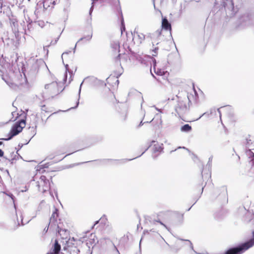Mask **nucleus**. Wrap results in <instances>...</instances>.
<instances>
[{
	"label": "nucleus",
	"instance_id": "nucleus-5",
	"mask_svg": "<svg viewBox=\"0 0 254 254\" xmlns=\"http://www.w3.org/2000/svg\"><path fill=\"white\" fill-rule=\"evenodd\" d=\"M25 126V120L24 119H22L16 122L12 127L10 132L9 133L8 137L7 138H2V139L4 140H8L11 139L13 136L17 135L19 133H20Z\"/></svg>",
	"mask_w": 254,
	"mask_h": 254
},
{
	"label": "nucleus",
	"instance_id": "nucleus-56",
	"mask_svg": "<svg viewBox=\"0 0 254 254\" xmlns=\"http://www.w3.org/2000/svg\"><path fill=\"white\" fill-rule=\"evenodd\" d=\"M135 37H135V34H134V37H133V39L135 38Z\"/></svg>",
	"mask_w": 254,
	"mask_h": 254
},
{
	"label": "nucleus",
	"instance_id": "nucleus-3",
	"mask_svg": "<svg viewBox=\"0 0 254 254\" xmlns=\"http://www.w3.org/2000/svg\"><path fill=\"white\" fill-rule=\"evenodd\" d=\"M27 78L24 74L22 76L20 73H19L17 76V79L14 82H6L8 86L15 91H19L22 89L27 84Z\"/></svg>",
	"mask_w": 254,
	"mask_h": 254
},
{
	"label": "nucleus",
	"instance_id": "nucleus-29",
	"mask_svg": "<svg viewBox=\"0 0 254 254\" xmlns=\"http://www.w3.org/2000/svg\"><path fill=\"white\" fill-rule=\"evenodd\" d=\"M123 29H124V30L125 29V26L124 25V22L123 19H122V27H121L122 32H123Z\"/></svg>",
	"mask_w": 254,
	"mask_h": 254
},
{
	"label": "nucleus",
	"instance_id": "nucleus-47",
	"mask_svg": "<svg viewBox=\"0 0 254 254\" xmlns=\"http://www.w3.org/2000/svg\"><path fill=\"white\" fill-rule=\"evenodd\" d=\"M143 125V123L142 122V121H141V122L140 123L139 125V127H140L141 126H142Z\"/></svg>",
	"mask_w": 254,
	"mask_h": 254
},
{
	"label": "nucleus",
	"instance_id": "nucleus-33",
	"mask_svg": "<svg viewBox=\"0 0 254 254\" xmlns=\"http://www.w3.org/2000/svg\"><path fill=\"white\" fill-rule=\"evenodd\" d=\"M49 226L50 225H48V226L47 227H45L44 228V231H43V232L44 233H46L48 232Z\"/></svg>",
	"mask_w": 254,
	"mask_h": 254
},
{
	"label": "nucleus",
	"instance_id": "nucleus-21",
	"mask_svg": "<svg viewBox=\"0 0 254 254\" xmlns=\"http://www.w3.org/2000/svg\"><path fill=\"white\" fill-rule=\"evenodd\" d=\"M153 62L154 63V69L155 72L157 74L159 75H164L165 74L164 71H163L161 69H158L156 71V61L154 60V61Z\"/></svg>",
	"mask_w": 254,
	"mask_h": 254
},
{
	"label": "nucleus",
	"instance_id": "nucleus-19",
	"mask_svg": "<svg viewBox=\"0 0 254 254\" xmlns=\"http://www.w3.org/2000/svg\"><path fill=\"white\" fill-rule=\"evenodd\" d=\"M163 144L161 145L159 144H155L154 145L153 150L154 153L161 152L163 151Z\"/></svg>",
	"mask_w": 254,
	"mask_h": 254
},
{
	"label": "nucleus",
	"instance_id": "nucleus-49",
	"mask_svg": "<svg viewBox=\"0 0 254 254\" xmlns=\"http://www.w3.org/2000/svg\"><path fill=\"white\" fill-rule=\"evenodd\" d=\"M178 148V149H179V148H183V149H187V150H188V149H187V148H186L185 147H179Z\"/></svg>",
	"mask_w": 254,
	"mask_h": 254
},
{
	"label": "nucleus",
	"instance_id": "nucleus-26",
	"mask_svg": "<svg viewBox=\"0 0 254 254\" xmlns=\"http://www.w3.org/2000/svg\"><path fill=\"white\" fill-rule=\"evenodd\" d=\"M212 159H213L212 156H211L208 159V161L207 164V166L208 167V169H210L211 168Z\"/></svg>",
	"mask_w": 254,
	"mask_h": 254
},
{
	"label": "nucleus",
	"instance_id": "nucleus-25",
	"mask_svg": "<svg viewBox=\"0 0 254 254\" xmlns=\"http://www.w3.org/2000/svg\"><path fill=\"white\" fill-rule=\"evenodd\" d=\"M92 33H91L90 35H88L85 37H82L81 38L78 42H79L80 41H82L83 40V39H86V40L87 41H89L92 38Z\"/></svg>",
	"mask_w": 254,
	"mask_h": 254
},
{
	"label": "nucleus",
	"instance_id": "nucleus-39",
	"mask_svg": "<svg viewBox=\"0 0 254 254\" xmlns=\"http://www.w3.org/2000/svg\"><path fill=\"white\" fill-rule=\"evenodd\" d=\"M217 111H218V112L219 113L220 118H221V111H220V109H217Z\"/></svg>",
	"mask_w": 254,
	"mask_h": 254
},
{
	"label": "nucleus",
	"instance_id": "nucleus-43",
	"mask_svg": "<svg viewBox=\"0 0 254 254\" xmlns=\"http://www.w3.org/2000/svg\"><path fill=\"white\" fill-rule=\"evenodd\" d=\"M190 96H191V95H187V98H188V100H189V102H190Z\"/></svg>",
	"mask_w": 254,
	"mask_h": 254
},
{
	"label": "nucleus",
	"instance_id": "nucleus-27",
	"mask_svg": "<svg viewBox=\"0 0 254 254\" xmlns=\"http://www.w3.org/2000/svg\"><path fill=\"white\" fill-rule=\"evenodd\" d=\"M158 50V47H155L153 50H152V52L153 53L152 54V56H156L157 54V51Z\"/></svg>",
	"mask_w": 254,
	"mask_h": 254
},
{
	"label": "nucleus",
	"instance_id": "nucleus-7",
	"mask_svg": "<svg viewBox=\"0 0 254 254\" xmlns=\"http://www.w3.org/2000/svg\"><path fill=\"white\" fill-rule=\"evenodd\" d=\"M222 0V5L225 8L227 16L230 18L234 16L237 11L234 8L232 0Z\"/></svg>",
	"mask_w": 254,
	"mask_h": 254
},
{
	"label": "nucleus",
	"instance_id": "nucleus-28",
	"mask_svg": "<svg viewBox=\"0 0 254 254\" xmlns=\"http://www.w3.org/2000/svg\"><path fill=\"white\" fill-rule=\"evenodd\" d=\"M185 241L187 243V245H188V246H190V248L192 250H193V246H192V243H191V242L189 240H185Z\"/></svg>",
	"mask_w": 254,
	"mask_h": 254
},
{
	"label": "nucleus",
	"instance_id": "nucleus-58",
	"mask_svg": "<svg viewBox=\"0 0 254 254\" xmlns=\"http://www.w3.org/2000/svg\"><path fill=\"white\" fill-rule=\"evenodd\" d=\"M47 254H53L51 252L50 253H48Z\"/></svg>",
	"mask_w": 254,
	"mask_h": 254
},
{
	"label": "nucleus",
	"instance_id": "nucleus-41",
	"mask_svg": "<svg viewBox=\"0 0 254 254\" xmlns=\"http://www.w3.org/2000/svg\"><path fill=\"white\" fill-rule=\"evenodd\" d=\"M159 222L164 227H165L166 229H168V228L167 227V226L164 224L162 222H160V221H159Z\"/></svg>",
	"mask_w": 254,
	"mask_h": 254
},
{
	"label": "nucleus",
	"instance_id": "nucleus-59",
	"mask_svg": "<svg viewBox=\"0 0 254 254\" xmlns=\"http://www.w3.org/2000/svg\"><path fill=\"white\" fill-rule=\"evenodd\" d=\"M153 119H152V120H151V121L149 122V123H150V122H152V121H153Z\"/></svg>",
	"mask_w": 254,
	"mask_h": 254
},
{
	"label": "nucleus",
	"instance_id": "nucleus-62",
	"mask_svg": "<svg viewBox=\"0 0 254 254\" xmlns=\"http://www.w3.org/2000/svg\"><path fill=\"white\" fill-rule=\"evenodd\" d=\"M193 252H194L195 253H196V252L195 250H193Z\"/></svg>",
	"mask_w": 254,
	"mask_h": 254
},
{
	"label": "nucleus",
	"instance_id": "nucleus-20",
	"mask_svg": "<svg viewBox=\"0 0 254 254\" xmlns=\"http://www.w3.org/2000/svg\"><path fill=\"white\" fill-rule=\"evenodd\" d=\"M136 35L138 39V43H141L144 40V39L146 38V35H145L143 33H137L136 34Z\"/></svg>",
	"mask_w": 254,
	"mask_h": 254
},
{
	"label": "nucleus",
	"instance_id": "nucleus-35",
	"mask_svg": "<svg viewBox=\"0 0 254 254\" xmlns=\"http://www.w3.org/2000/svg\"><path fill=\"white\" fill-rule=\"evenodd\" d=\"M59 39V37L57 38L56 39H55V41L54 43H53V41H52L51 44H56L57 43V41H58Z\"/></svg>",
	"mask_w": 254,
	"mask_h": 254
},
{
	"label": "nucleus",
	"instance_id": "nucleus-17",
	"mask_svg": "<svg viewBox=\"0 0 254 254\" xmlns=\"http://www.w3.org/2000/svg\"><path fill=\"white\" fill-rule=\"evenodd\" d=\"M75 241V239L73 237L71 238H69L67 241H66V246L64 247V249L65 250L67 249V248L72 247L74 245V242Z\"/></svg>",
	"mask_w": 254,
	"mask_h": 254
},
{
	"label": "nucleus",
	"instance_id": "nucleus-45",
	"mask_svg": "<svg viewBox=\"0 0 254 254\" xmlns=\"http://www.w3.org/2000/svg\"><path fill=\"white\" fill-rule=\"evenodd\" d=\"M19 226H20V223H19V222H18V224H17V226H16V227H15V228H14V230H15L16 229H17V227H18Z\"/></svg>",
	"mask_w": 254,
	"mask_h": 254
},
{
	"label": "nucleus",
	"instance_id": "nucleus-53",
	"mask_svg": "<svg viewBox=\"0 0 254 254\" xmlns=\"http://www.w3.org/2000/svg\"><path fill=\"white\" fill-rule=\"evenodd\" d=\"M160 124H161L162 122V120H161V118H160Z\"/></svg>",
	"mask_w": 254,
	"mask_h": 254
},
{
	"label": "nucleus",
	"instance_id": "nucleus-12",
	"mask_svg": "<svg viewBox=\"0 0 254 254\" xmlns=\"http://www.w3.org/2000/svg\"><path fill=\"white\" fill-rule=\"evenodd\" d=\"M188 110L187 106L184 101L179 100L175 107V111L178 115L181 117Z\"/></svg>",
	"mask_w": 254,
	"mask_h": 254
},
{
	"label": "nucleus",
	"instance_id": "nucleus-6",
	"mask_svg": "<svg viewBox=\"0 0 254 254\" xmlns=\"http://www.w3.org/2000/svg\"><path fill=\"white\" fill-rule=\"evenodd\" d=\"M25 34L30 35L34 31L35 26L34 22H33L28 16L24 15V19L20 23Z\"/></svg>",
	"mask_w": 254,
	"mask_h": 254
},
{
	"label": "nucleus",
	"instance_id": "nucleus-50",
	"mask_svg": "<svg viewBox=\"0 0 254 254\" xmlns=\"http://www.w3.org/2000/svg\"><path fill=\"white\" fill-rule=\"evenodd\" d=\"M148 148H147L145 149V150L143 152H142V154H141L139 156H140L141 155H142L143 154H144V153L145 152V151H146V150L148 149Z\"/></svg>",
	"mask_w": 254,
	"mask_h": 254
},
{
	"label": "nucleus",
	"instance_id": "nucleus-30",
	"mask_svg": "<svg viewBox=\"0 0 254 254\" xmlns=\"http://www.w3.org/2000/svg\"><path fill=\"white\" fill-rule=\"evenodd\" d=\"M119 48V45L117 42H115L114 44V48L118 49Z\"/></svg>",
	"mask_w": 254,
	"mask_h": 254
},
{
	"label": "nucleus",
	"instance_id": "nucleus-13",
	"mask_svg": "<svg viewBox=\"0 0 254 254\" xmlns=\"http://www.w3.org/2000/svg\"><path fill=\"white\" fill-rule=\"evenodd\" d=\"M10 25L12 27V30L14 33L19 32V29L18 26V22L16 19L12 18L10 19Z\"/></svg>",
	"mask_w": 254,
	"mask_h": 254
},
{
	"label": "nucleus",
	"instance_id": "nucleus-61",
	"mask_svg": "<svg viewBox=\"0 0 254 254\" xmlns=\"http://www.w3.org/2000/svg\"><path fill=\"white\" fill-rule=\"evenodd\" d=\"M193 252H194L195 253H196V252L195 250H193Z\"/></svg>",
	"mask_w": 254,
	"mask_h": 254
},
{
	"label": "nucleus",
	"instance_id": "nucleus-14",
	"mask_svg": "<svg viewBox=\"0 0 254 254\" xmlns=\"http://www.w3.org/2000/svg\"><path fill=\"white\" fill-rule=\"evenodd\" d=\"M162 28L166 30H171V25L170 23L168 21L166 17H163L162 20Z\"/></svg>",
	"mask_w": 254,
	"mask_h": 254
},
{
	"label": "nucleus",
	"instance_id": "nucleus-34",
	"mask_svg": "<svg viewBox=\"0 0 254 254\" xmlns=\"http://www.w3.org/2000/svg\"><path fill=\"white\" fill-rule=\"evenodd\" d=\"M222 190L225 193H227V188L225 187H222L221 188Z\"/></svg>",
	"mask_w": 254,
	"mask_h": 254
},
{
	"label": "nucleus",
	"instance_id": "nucleus-31",
	"mask_svg": "<svg viewBox=\"0 0 254 254\" xmlns=\"http://www.w3.org/2000/svg\"><path fill=\"white\" fill-rule=\"evenodd\" d=\"M93 2H92V6L91 7L90 9V10H89V14L91 15V13L92 12V11H93Z\"/></svg>",
	"mask_w": 254,
	"mask_h": 254
},
{
	"label": "nucleus",
	"instance_id": "nucleus-16",
	"mask_svg": "<svg viewBox=\"0 0 254 254\" xmlns=\"http://www.w3.org/2000/svg\"><path fill=\"white\" fill-rule=\"evenodd\" d=\"M246 146L250 149H254V141L251 138V136L249 135L246 139Z\"/></svg>",
	"mask_w": 254,
	"mask_h": 254
},
{
	"label": "nucleus",
	"instance_id": "nucleus-38",
	"mask_svg": "<svg viewBox=\"0 0 254 254\" xmlns=\"http://www.w3.org/2000/svg\"><path fill=\"white\" fill-rule=\"evenodd\" d=\"M2 6V0H0V8L1 9Z\"/></svg>",
	"mask_w": 254,
	"mask_h": 254
},
{
	"label": "nucleus",
	"instance_id": "nucleus-18",
	"mask_svg": "<svg viewBox=\"0 0 254 254\" xmlns=\"http://www.w3.org/2000/svg\"><path fill=\"white\" fill-rule=\"evenodd\" d=\"M180 130L183 132H189L191 131L192 127L189 124H186L181 127Z\"/></svg>",
	"mask_w": 254,
	"mask_h": 254
},
{
	"label": "nucleus",
	"instance_id": "nucleus-11",
	"mask_svg": "<svg viewBox=\"0 0 254 254\" xmlns=\"http://www.w3.org/2000/svg\"><path fill=\"white\" fill-rule=\"evenodd\" d=\"M161 35V30H157L153 33H148L146 35V38L151 40L153 46H154L155 44L156 45L159 44Z\"/></svg>",
	"mask_w": 254,
	"mask_h": 254
},
{
	"label": "nucleus",
	"instance_id": "nucleus-52",
	"mask_svg": "<svg viewBox=\"0 0 254 254\" xmlns=\"http://www.w3.org/2000/svg\"><path fill=\"white\" fill-rule=\"evenodd\" d=\"M68 64L65 65L66 70H67Z\"/></svg>",
	"mask_w": 254,
	"mask_h": 254
},
{
	"label": "nucleus",
	"instance_id": "nucleus-22",
	"mask_svg": "<svg viewBox=\"0 0 254 254\" xmlns=\"http://www.w3.org/2000/svg\"><path fill=\"white\" fill-rule=\"evenodd\" d=\"M35 26H38L41 28H43L45 26V22L43 20H38L36 21H34Z\"/></svg>",
	"mask_w": 254,
	"mask_h": 254
},
{
	"label": "nucleus",
	"instance_id": "nucleus-48",
	"mask_svg": "<svg viewBox=\"0 0 254 254\" xmlns=\"http://www.w3.org/2000/svg\"><path fill=\"white\" fill-rule=\"evenodd\" d=\"M155 109H156V110L158 111H159V112H161V109H158V108H156V107H155Z\"/></svg>",
	"mask_w": 254,
	"mask_h": 254
},
{
	"label": "nucleus",
	"instance_id": "nucleus-36",
	"mask_svg": "<svg viewBox=\"0 0 254 254\" xmlns=\"http://www.w3.org/2000/svg\"><path fill=\"white\" fill-rule=\"evenodd\" d=\"M3 156V152L1 149H0V157H1Z\"/></svg>",
	"mask_w": 254,
	"mask_h": 254
},
{
	"label": "nucleus",
	"instance_id": "nucleus-37",
	"mask_svg": "<svg viewBox=\"0 0 254 254\" xmlns=\"http://www.w3.org/2000/svg\"><path fill=\"white\" fill-rule=\"evenodd\" d=\"M69 53H70V51L63 53V54H62V57L65 54H68Z\"/></svg>",
	"mask_w": 254,
	"mask_h": 254
},
{
	"label": "nucleus",
	"instance_id": "nucleus-54",
	"mask_svg": "<svg viewBox=\"0 0 254 254\" xmlns=\"http://www.w3.org/2000/svg\"><path fill=\"white\" fill-rule=\"evenodd\" d=\"M2 142L1 141H0V145H2Z\"/></svg>",
	"mask_w": 254,
	"mask_h": 254
},
{
	"label": "nucleus",
	"instance_id": "nucleus-9",
	"mask_svg": "<svg viewBox=\"0 0 254 254\" xmlns=\"http://www.w3.org/2000/svg\"><path fill=\"white\" fill-rule=\"evenodd\" d=\"M37 186L39 191L44 193L50 189V184L46 176H41L37 183Z\"/></svg>",
	"mask_w": 254,
	"mask_h": 254
},
{
	"label": "nucleus",
	"instance_id": "nucleus-15",
	"mask_svg": "<svg viewBox=\"0 0 254 254\" xmlns=\"http://www.w3.org/2000/svg\"><path fill=\"white\" fill-rule=\"evenodd\" d=\"M61 245L58 243V240H56L55 241L53 251L51 252L53 254H59L61 250Z\"/></svg>",
	"mask_w": 254,
	"mask_h": 254
},
{
	"label": "nucleus",
	"instance_id": "nucleus-24",
	"mask_svg": "<svg viewBox=\"0 0 254 254\" xmlns=\"http://www.w3.org/2000/svg\"><path fill=\"white\" fill-rule=\"evenodd\" d=\"M83 81L80 84V87H79V92H78V101L77 102H76V106L74 107H71L70 109H75V108H76L78 105H79V100L80 99V92H81V86L83 84Z\"/></svg>",
	"mask_w": 254,
	"mask_h": 254
},
{
	"label": "nucleus",
	"instance_id": "nucleus-2",
	"mask_svg": "<svg viewBox=\"0 0 254 254\" xmlns=\"http://www.w3.org/2000/svg\"><path fill=\"white\" fill-rule=\"evenodd\" d=\"M254 246V232L253 238L247 242L241 244L237 247L228 249L225 254H242L246 251Z\"/></svg>",
	"mask_w": 254,
	"mask_h": 254
},
{
	"label": "nucleus",
	"instance_id": "nucleus-60",
	"mask_svg": "<svg viewBox=\"0 0 254 254\" xmlns=\"http://www.w3.org/2000/svg\"><path fill=\"white\" fill-rule=\"evenodd\" d=\"M193 252H194L195 253H196V252L195 250H193Z\"/></svg>",
	"mask_w": 254,
	"mask_h": 254
},
{
	"label": "nucleus",
	"instance_id": "nucleus-23",
	"mask_svg": "<svg viewBox=\"0 0 254 254\" xmlns=\"http://www.w3.org/2000/svg\"><path fill=\"white\" fill-rule=\"evenodd\" d=\"M249 158L250 159V164L253 167H254V153L253 152H251Z\"/></svg>",
	"mask_w": 254,
	"mask_h": 254
},
{
	"label": "nucleus",
	"instance_id": "nucleus-32",
	"mask_svg": "<svg viewBox=\"0 0 254 254\" xmlns=\"http://www.w3.org/2000/svg\"><path fill=\"white\" fill-rule=\"evenodd\" d=\"M41 110H42V111H45V112H47V111H46V110H47V108H46V106H45V105H43V106H42L41 107Z\"/></svg>",
	"mask_w": 254,
	"mask_h": 254
},
{
	"label": "nucleus",
	"instance_id": "nucleus-57",
	"mask_svg": "<svg viewBox=\"0 0 254 254\" xmlns=\"http://www.w3.org/2000/svg\"><path fill=\"white\" fill-rule=\"evenodd\" d=\"M176 150H177V149H175V151H176ZM173 151H174V150H172V151H171V152H173Z\"/></svg>",
	"mask_w": 254,
	"mask_h": 254
},
{
	"label": "nucleus",
	"instance_id": "nucleus-46",
	"mask_svg": "<svg viewBox=\"0 0 254 254\" xmlns=\"http://www.w3.org/2000/svg\"><path fill=\"white\" fill-rule=\"evenodd\" d=\"M4 224L3 223H0V227L4 226Z\"/></svg>",
	"mask_w": 254,
	"mask_h": 254
},
{
	"label": "nucleus",
	"instance_id": "nucleus-51",
	"mask_svg": "<svg viewBox=\"0 0 254 254\" xmlns=\"http://www.w3.org/2000/svg\"><path fill=\"white\" fill-rule=\"evenodd\" d=\"M76 45H75V47H74V49H73V50H74V51H73L74 53L75 52V49H76Z\"/></svg>",
	"mask_w": 254,
	"mask_h": 254
},
{
	"label": "nucleus",
	"instance_id": "nucleus-4",
	"mask_svg": "<svg viewBox=\"0 0 254 254\" xmlns=\"http://www.w3.org/2000/svg\"><path fill=\"white\" fill-rule=\"evenodd\" d=\"M238 213L244 217L245 221L254 224V205H251L248 209L244 206L240 207Z\"/></svg>",
	"mask_w": 254,
	"mask_h": 254
},
{
	"label": "nucleus",
	"instance_id": "nucleus-44",
	"mask_svg": "<svg viewBox=\"0 0 254 254\" xmlns=\"http://www.w3.org/2000/svg\"><path fill=\"white\" fill-rule=\"evenodd\" d=\"M20 217H21V225H24V223H23V218L22 217V216H21Z\"/></svg>",
	"mask_w": 254,
	"mask_h": 254
},
{
	"label": "nucleus",
	"instance_id": "nucleus-42",
	"mask_svg": "<svg viewBox=\"0 0 254 254\" xmlns=\"http://www.w3.org/2000/svg\"><path fill=\"white\" fill-rule=\"evenodd\" d=\"M114 248L116 250V251L117 252V253H118V254H120L118 250L117 249V248L114 245Z\"/></svg>",
	"mask_w": 254,
	"mask_h": 254
},
{
	"label": "nucleus",
	"instance_id": "nucleus-63",
	"mask_svg": "<svg viewBox=\"0 0 254 254\" xmlns=\"http://www.w3.org/2000/svg\"><path fill=\"white\" fill-rule=\"evenodd\" d=\"M193 252H194L195 253H196V252L195 250H193Z\"/></svg>",
	"mask_w": 254,
	"mask_h": 254
},
{
	"label": "nucleus",
	"instance_id": "nucleus-1",
	"mask_svg": "<svg viewBox=\"0 0 254 254\" xmlns=\"http://www.w3.org/2000/svg\"><path fill=\"white\" fill-rule=\"evenodd\" d=\"M52 81L45 85V89L43 91V97L47 98L50 97H53L63 91V83L58 82L57 78L54 76H51Z\"/></svg>",
	"mask_w": 254,
	"mask_h": 254
},
{
	"label": "nucleus",
	"instance_id": "nucleus-40",
	"mask_svg": "<svg viewBox=\"0 0 254 254\" xmlns=\"http://www.w3.org/2000/svg\"><path fill=\"white\" fill-rule=\"evenodd\" d=\"M99 220L96 221L95 222V223H94V225L92 227V228H94V227L96 224H97L99 223Z\"/></svg>",
	"mask_w": 254,
	"mask_h": 254
},
{
	"label": "nucleus",
	"instance_id": "nucleus-10",
	"mask_svg": "<svg viewBox=\"0 0 254 254\" xmlns=\"http://www.w3.org/2000/svg\"><path fill=\"white\" fill-rule=\"evenodd\" d=\"M56 4L55 0H43L42 1H39L37 4L36 9L43 8V11L48 9L49 8H52Z\"/></svg>",
	"mask_w": 254,
	"mask_h": 254
},
{
	"label": "nucleus",
	"instance_id": "nucleus-55",
	"mask_svg": "<svg viewBox=\"0 0 254 254\" xmlns=\"http://www.w3.org/2000/svg\"><path fill=\"white\" fill-rule=\"evenodd\" d=\"M76 249V251H77V252H79V250L77 249Z\"/></svg>",
	"mask_w": 254,
	"mask_h": 254
},
{
	"label": "nucleus",
	"instance_id": "nucleus-8",
	"mask_svg": "<svg viewBox=\"0 0 254 254\" xmlns=\"http://www.w3.org/2000/svg\"><path fill=\"white\" fill-rule=\"evenodd\" d=\"M58 210L57 209H55V210L53 212L52 215L50 219L49 225H50V228H55V227L57 226L58 229V232L60 235H62L63 232L64 233L65 235H67L68 234V232L66 230H64L61 228H59V226H57L56 219L58 216Z\"/></svg>",
	"mask_w": 254,
	"mask_h": 254
},
{
	"label": "nucleus",
	"instance_id": "nucleus-64",
	"mask_svg": "<svg viewBox=\"0 0 254 254\" xmlns=\"http://www.w3.org/2000/svg\"><path fill=\"white\" fill-rule=\"evenodd\" d=\"M61 254H64L62 253Z\"/></svg>",
	"mask_w": 254,
	"mask_h": 254
}]
</instances>
